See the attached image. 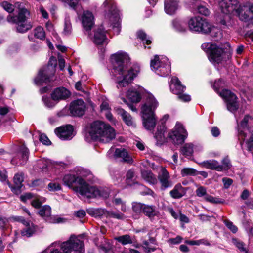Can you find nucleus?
<instances>
[{
  "label": "nucleus",
  "mask_w": 253,
  "mask_h": 253,
  "mask_svg": "<svg viewBox=\"0 0 253 253\" xmlns=\"http://www.w3.org/2000/svg\"><path fill=\"white\" fill-rule=\"evenodd\" d=\"M107 217H112L119 220H124L126 216L120 211L114 212L113 211H107L106 213Z\"/></svg>",
  "instance_id": "37998d69"
},
{
  "label": "nucleus",
  "mask_w": 253,
  "mask_h": 253,
  "mask_svg": "<svg viewBox=\"0 0 253 253\" xmlns=\"http://www.w3.org/2000/svg\"><path fill=\"white\" fill-rule=\"evenodd\" d=\"M101 7L104 11L105 19L110 23L114 34L119 35L121 27L119 11L114 1L113 0H106Z\"/></svg>",
  "instance_id": "39448f33"
},
{
  "label": "nucleus",
  "mask_w": 253,
  "mask_h": 253,
  "mask_svg": "<svg viewBox=\"0 0 253 253\" xmlns=\"http://www.w3.org/2000/svg\"><path fill=\"white\" fill-rule=\"evenodd\" d=\"M14 219L15 221L21 222L25 226V228L21 231L23 236L31 237L36 231V226L32 222L26 221L23 217L16 216Z\"/></svg>",
  "instance_id": "aec40b11"
},
{
  "label": "nucleus",
  "mask_w": 253,
  "mask_h": 253,
  "mask_svg": "<svg viewBox=\"0 0 253 253\" xmlns=\"http://www.w3.org/2000/svg\"><path fill=\"white\" fill-rule=\"evenodd\" d=\"M39 215L49 223H58L62 221L60 217L51 215V209L50 206L44 205L39 211Z\"/></svg>",
  "instance_id": "6ab92c4d"
},
{
  "label": "nucleus",
  "mask_w": 253,
  "mask_h": 253,
  "mask_svg": "<svg viewBox=\"0 0 253 253\" xmlns=\"http://www.w3.org/2000/svg\"><path fill=\"white\" fill-rule=\"evenodd\" d=\"M57 245L62 250L63 253H70L73 251L75 253H84L85 249L83 241L75 235H72L69 239L66 242L60 243L55 242L52 243L50 246Z\"/></svg>",
  "instance_id": "0eeeda50"
},
{
  "label": "nucleus",
  "mask_w": 253,
  "mask_h": 253,
  "mask_svg": "<svg viewBox=\"0 0 253 253\" xmlns=\"http://www.w3.org/2000/svg\"><path fill=\"white\" fill-rule=\"evenodd\" d=\"M8 219L6 218L1 217L0 215V228L2 230H5L8 226Z\"/></svg>",
  "instance_id": "0e129e2a"
},
{
  "label": "nucleus",
  "mask_w": 253,
  "mask_h": 253,
  "mask_svg": "<svg viewBox=\"0 0 253 253\" xmlns=\"http://www.w3.org/2000/svg\"><path fill=\"white\" fill-rule=\"evenodd\" d=\"M170 89L172 92L178 96L179 99L182 101L187 102L191 100L190 95L183 94L185 86H183L179 79L176 77H172L171 80Z\"/></svg>",
  "instance_id": "f8f14e48"
},
{
  "label": "nucleus",
  "mask_w": 253,
  "mask_h": 253,
  "mask_svg": "<svg viewBox=\"0 0 253 253\" xmlns=\"http://www.w3.org/2000/svg\"><path fill=\"white\" fill-rule=\"evenodd\" d=\"M29 155V149L23 143L18 147L16 155L11 160V163L17 165H24L28 160Z\"/></svg>",
  "instance_id": "2eb2a0df"
},
{
  "label": "nucleus",
  "mask_w": 253,
  "mask_h": 253,
  "mask_svg": "<svg viewBox=\"0 0 253 253\" xmlns=\"http://www.w3.org/2000/svg\"><path fill=\"white\" fill-rule=\"evenodd\" d=\"M196 170L190 168H184L181 171V174L182 176L196 175Z\"/></svg>",
  "instance_id": "603ef678"
},
{
  "label": "nucleus",
  "mask_w": 253,
  "mask_h": 253,
  "mask_svg": "<svg viewBox=\"0 0 253 253\" xmlns=\"http://www.w3.org/2000/svg\"><path fill=\"white\" fill-rule=\"evenodd\" d=\"M188 136V133L180 123H176L174 128L169 133V137L174 144L183 143Z\"/></svg>",
  "instance_id": "9b49d317"
},
{
  "label": "nucleus",
  "mask_w": 253,
  "mask_h": 253,
  "mask_svg": "<svg viewBox=\"0 0 253 253\" xmlns=\"http://www.w3.org/2000/svg\"><path fill=\"white\" fill-rule=\"evenodd\" d=\"M194 145L192 143H186L180 149L181 154L185 157L190 158L193 153Z\"/></svg>",
  "instance_id": "72a5a7b5"
},
{
  "label": "nucleus",
  "mask_w": 253,
  "mask_h": 253,
  "mask_svg": "<svg viewBox=\"0 0 253 253\" xmlns=\"http://www.w3.org/2000/svg\"><path fill=\"white\" fill-rule=\"evenodd\" d=\"M72 25L70 20L69 17H66L64 22V28L63 30V33L66 35L71 34L72 32Z\"/></svg>",
  "instance_id": "de8ad7c7"
},
{
  "label": "nucleus",
  "mask_w": 253,
  "mask_h": 253,
  "mask_svg": "<svg viewBox=\"0 0 253 253\" xmlns=\"http://www.w3.org/2000/svg\"><path fill=\"white\" fill-rule=\"evenodd\" d=\"M89 134L92 139L108 142L115 137V130L101 121H95L90 126Z\"/></svg>",
  "instance_id": "7ed1b4c3"
},
{
  "label": "nucleus",
  "mask_w": 253,
  "mask_h": 253,
  "mask_svg": "<svg viewBox=\"0 0 253 253\" xmlns=\"http://www.w3.org/2000/svg\"><path fill=\"white\" fill-rule=\"evenodd\" d=\"M130 61L131 59L128 54L122 51L112 54L110 56V62L112 63H127Z\"/></svg>",
  "instance_id": "393cba45"
},
{
  "label": "nucleus",
  "mask_w": 253,
  "mask_h": 253,
  "mask_svg": "<svg viewBox=\"0 0 253 253\" xmlns=\"http://www.w3.org/2000/svg\"><path fill=\"white\" fill-rule=\"evenodd\" d=\"M73 126L67 125L62 126L55 129L56 135L63 140H70L74 136Z\"/></svg>",
  "instance_id": "f3484780"
},
{
  "label": "nucleus",
  "mask_w": 253,
  "mask_h": 253,
  "mask_svg": "<svg viewBox=\"0 0 253 253\" xmlns=\"http://www.w3.org/2000/svg\"><path fill=\"white\" fill-rule=\"evenodd\" d=\"M100 249L101 251L105 253H114L112 246L109 243L100 246Z\"/></svg>",
  "instance_id": "bf43d9fd"
},
{
  "label": "nucleus",
  "mask_w": 253,
  "mask_h": 253,
  "mask_svg": "<svg viewBox=\"0 0 253 253\" xmlns=\"http://www.w3.org/2000/svg\"><path fill=\"white\" fill-rule=\"evenodd\" d=\"M85 108L84 101L81 99H78L71 103L70 110L73 115L81 116L84 114Z\"/></svg>",
  "instance_id": "4be33fe9"
},
{
  "label": "nucleus",
  "mask_w": 253,
  "mask_h": 253,
  "mask_svg": "<svg viewBox=\"0 0 253 253\" xmlns=\"http://www.w3.org/2000/svg\"><path fill=\"white\" fill-rule=\"evenodd\" d=\"M24 181V176L23 173H18L16 174L13 178V181L15 187L17 189H20L22 186V182Z\"/></svg>",
  "instance_id": "ea45409f"
},
{
  "label": "nucleus",
  "mask_w": 253,
  "mask_h": 253,
  "mask_svg": "<svg viewBox=\"0 0 253 253\" xmlns=\"http://www.w3.org/2000/svg\"><path fill=\"white\" fill-rule=\"evenodd\" d=\"M219 95L226 101L227 108L229 111L234 112L237 110L239 107L237 97L233 93L224 89L219 93Z\"/></svg>",
  "instance_id": "4468645a"
},
{
  "label": "nucleus",
  "mask_w": 253,
  "mask_h": 253,
  "mask_svg": "<svg viewBox=\"0 0 253 253\" xmlns=\"http://www.w3.org/2000/svg\"><path fill=\"white\" fill-rule=\"evenodd\" d=\"M184 188L180 184H176L174 188L170 191V196L174 199H178L182 197L185 194Z\"/></svg>",
  "instance_id": "2f4dec72"
},
{
  "label": "nucleus",
  "mask_w": 253,
  "mask_h": 253,
  "mask_svg": "<svg viewBox=\"0 0 253 253\" xmlns=\"http://www.w3.org/2000/svg\"><path fill=\"white\" fill-rule=\"evenodd\" d=\"M204 199L206 201L211 203H221L222 202L219 199L214 198L209 195H206V196L204 197Z\"/></svg>",
  "instance_id": "e2e57ef3"
},
{
  "label": "nucleus",
  "mask_w": 253,
  "mask_h": 253,
  "mask_svg": "<svg viewBox=\"0 0 253 253\" xmlns=\"http://www.w3.org/2000/svg\"><path fill=\"white\" fill-rule=\"evenodd\" d=\"M168 61L169 59L165 55H156L151 59L150 63H166Z\"/></svg>",
  "instance_id": "a18cd8bd"
},
{
  "label": "nucleus",
  "mask_w": 253,
  "mask_h": 253,
  "mask_svg": "<svg viewBox=\"0 0 253 253\" xmlns=\"http://www.w3.org/2000/svg\"><path fill=\"white\" fill-rule=\"evenodd\" d=\"M247 149L252 152L253 151V133L250 139L246 142Z\"/></svg>",
  "instance_id": "338daca9"
},
{
  "label": "nucleus",
  "mask_w": 253,
  "mask_h": 253,
  "mask_svg": "<svg viewBox=\"0 0 253 253\" xmlns=\"http://www.w3.org/2000/svg\"><path fill=\"white\" fill-rule=\"evenodd\" d=\"M158 106V102L152 94H148L145 104L142 107L143 124L149 130H153L156 124L154 111Z\"/></svg>",
  "instance_id": "20e7f679"
},
{
  "label": "nucleus",
  "mask_w": 253,
  "mask_h": 253,
  "mask_svg": "<svg viewBox=\"0 0 253 253\" xmlns=\"http://www.w3.org/2000/svg\"><path fill=\"white\" fill-rule=\"evenodd\" d=\"M107 31L101 25L95 28L92 37L90 35L92 42L96 45H102L107 44L108 42V39L106 36Z\"/></svg>",
  "instance_id": "dca6fc26"
},
{
  "label": "nucleus",
  "mask_w": 253,
  "mask_h": 253,
  "mask_svg": "<svg viewBox=\"0 0 253 253\" xmlns=\"http://www.w3.org/2000/svg\"><path fill=\"white\" fill-rule=\"evenodd\" d=\"M222 165H220L221 167L222 171L229 169L231 167V163L229 158L226 157L224 158L222 161Z\"/></svg>",
  "instance_id": "4d7b16f0"
},
{
  "label": "nucleus",
  "mask_w": 253,
  "mask_h": 253,
  "mask_svg": "<svg viewBox=\"0 0 253 253\" xmlns=\"http://www.w3.org/2000/svg\"><path fill=\"white\" fill-rule=\"evenodd\" d=\"M114 157L116 159L121 158L122 161L128 164L133 163L131 155L126 149L123 148H116L114 153Z\"/></svg>",
  "instance_id": "a878e982"
},
{
  "label": "nucleus",
  "mask_w": 253,
  "mask_h": 253,
  "mask_svg": "<svg viewBox=\"0 0 253 253\" xmlns=\"http://www.w3.org/2000/svg\"><path fill=\"white\" fill-rule=\"evenodd\" d=\"M151 69L157 75L165 77L171 72L170 64H150Z\"/></svg>",
  "instance_id": "5701e85b"
},
{
  "label": "nucleus",
  "mask_w": 253,
  "mask_h": 253,
  "mask_svg": "<svg viewBox=\"0 0 253 253\" xmlns=\"http://www.w3.org/2000/svg\"><path fill=\"white\" fill-rule=\"evenodd\" d=\"M201 165L207 169L222 171L221 167L219 163L215 160H210L202 162Z\"/></svg>",
  "instance_id": "c756f323"
},
{
  "label": "nucleus",
  "mask_w": 253,
  "mask_h": 253,
  "mask_svg": "<svg viewBox=\"0 0 253 253\" xmlns=\"http://www.w3.org/2000/svg\"><path fill=\"white\" fill-rule=\"evenodd\" d=\"M14 7L18 8V14L15 16L9 15L7 18V21L17 25L16 29L18 32H26L32 27L30 23L26 21L30 13L26 8H23L19 2L15 3Z\"/></svg>",
  "instance_id": "423d86ee"
},
{
  "label": "nucleus",
  "mask_w": 253,
  "mask_h": 253,
  "mask_svg": "<svg viewBox=\"0 0 253 253\" xmlns=\"http://www.w3.org/2000/svg\"><path fill=\"white\" fill-rule=\"evenodd\" d=\"M192 8L198 13L206 16H208L210 13L209 10L205 5V3L199 0H193Z\"/></svg>",
  "instance_id": "c85d7f7f"
},
{
  "label": "nucleus",
  "mask_w": 253,
  "mask_h": 253,
  "mask_svg": "<svg viewBox=\"0 0 253 253\" xmlns=\"http://www.w3.org/2000/svg\"><path fill=\"white\" fill-rule=\"evenodd\" d=\"M158 179L163 188L166 189L172 185V182L170 180L169 173L165 168H161L158 174Z\"/></svg>",
  "instance_id": "b1692460"
},
{
  "label": "nucleus",
  "mask_w": 253,
  "mask_h": 253,
  "mask_svg": "<svg viewBox=\"0 0 253 253\" xmlns=\"http://www.w3.org/2000/svg\"><path fill=\"white\" fill-rule=\"evenodd\" d=\"M34 36L39 39L43 40L45 38V33L43 28L38 27L34 30Z\"/></svg>",
  "instance_id": "c03bdc74"
},
{
  "label": "nucleus",
  "mask_w": 253,
  "mask_h": 253,
  "mask_svg": "<svg viewBox=\"0 0 253 253\" xmlns=\"http://www.w3.org/2000/svg\"><path fill=\"white\" fill-rule=\"evenodd\" d=\"M71 95L70 92L64 87H58L55 89L51 94L53 100L59 101L68 98Z\"/></svg>",
  "instance_id": "bb28decb"
},
{
  "label": "nucleus",
  "mask_w": 253,
  "mask_h": 253,
  "mask_svg": "<svg viewBox=\"0 0 253 253\" xmlns=\"http://www.w3.org/2000/svg\"><path fill=\"white\" fill-rule=\"evenodd\" d=\"M48 189L50 191L55 192L61 189V185L57 182H52L48 184Z\"/></svg>",
  "instance_id": "6e6d98bb"
},
{
  "label": "nucleus",
  "mask_w": 253,
  "mask_h": 253,
  "mask_svg": "<svg viewBox=\"0 0 253 253\" xmlns=\"http://www.w3.org/2000/svg\"><path fill=\"white\" fill-rule=\"evenodd\" d=\"M143 212L146 216L150 218H152L157 215V211L154 206L145 205Z\"/></svg>",
  "instance_id": "e433bc0d"
},
{
  "label": "nucleus",
  "mask_w": 253,
  "mask_h": 253,
  "mask_svg": "<svg viewBox=\"0 0 253 253\" xmlns=\"http://www.w3.org/2000/svg\"><path fill=\"white\" fill-rule=\"evenodd\" d=\"M186 243L190 245H200L201 244H204L206 246H210L211 244L209 242L205 239H202L198 240H190L186 241Z\"/></svg>",
  "instance_id": "09e8293b"
},
{
  "label": "nucleus",
  "mask_w": 253,
  "mask_h": 253,
  "mask_svg": "<svg viewBox=\"0 0 253 253\" xmlns=\"http://www.w3.org/2000/svg\"><path fill=\"white\" fill-rule=\"evenodd\" d=\"M253 123V118L251 116L247 115L245 116L243 121L241 122L240 126L243 128H245L248 126L249 124H251Z\"/></svg>",
  "instance_id": "5fc2aeb1"
},
{
  "label": "nucleus",
  "mask_w": 253,
  "mask_h": 253,
  "mask_svg": "<svg viewBox=\"0 0 253 253\" xmlns=\"http://www.w3.org/2000/svg\"><path fill=\"white\" fill-rule=\"evenodd\" d=\"M202 49L209 55L210 59L213 62L226 61L229 54L222 47L212 42H205L201 45Z\"/></svg>",
  "instance_id": "6e6552de"
},
{
  "label": "nucleus",
  "mask_w": 253,
  "mask_h": 253,
  "mask_svg": "<svg viewBox=\"0 0 253 253\" xmlns=\"http://www.w3.org/2000/svg\"><path fill=\"white\" fill-rule=\"evenodd\" d=\"M39 140L43 144L49 145L51 144V142L48 138L44 134H42L40 135Z\"/></svg>",
  "instance_id": "69168bd1"
},
{
  "label": "nucleus",
  "mask_w": 253,
  "mask_h": 253,
  "mask_svg": "<svg viewBox=\"0 0 253 253\" xmlns=\"http://www.w3.org/2000/svg\"><path fill=\"white\" fill-rule=\"evenodd\" d=\"M115 239L123 245L132 243V239L129 235H124L117 237Z\"/></svg>",
  "instance_id": "a19ab883"
},
{
  "label": "nucleus",
  "mask_w": 253,
  "mask_h": 253,
  "mask_svg": "<svg viewBox=\"0 0 253 253\" xmlns=\"http://www.w3.org/2000/svg\"><path fill=\"white\" fill-rule=\"evenodd\" d=\"M219 4L221 12L228 15L236 12L239 4L237 0H222Z\"/></svg>",
  "instance_id": "a211bd4d"
},
{
  "label": "nucleus",
  "mask_w": 253,
  "mask_h": 253,
  "mask_svg": "<svg viewBox=\"0 0 253 253\" xmlns=\"http://www.w3.org/2000/svg\"><path fill=\"white\" fill-rule=\"evenodd\" d=\"M166 128L165 126H160L157 128V131L155 134V137L158 140H162L163 138L164 137V133L165 132Z\"/></svg>",
  "instance_id": "3c124183"
},
{
  "label": "nucleus",
  "mask_w": 253,
  "mask_h": 253,
  "mask_svg": "<svg viewBox=\"0 0 253 253\" xmlns=\"http://www.w3.org/2000/svg\"><path fill=\"white\" fill-rule=\"evenodd\" d=\"M179 7V2L176 0H165L164 9L165 12L169 15L175 13Z\"/></svg>",
  "instance_id": "cd10ccee"
},
{
  "label": "nucleus",
  "mask_w": 253,
  "mask_h": 253,
  "mask_svg": "<svg viewBox=\"0 0 253 253\" xmlns=\"http://www.w3.org/2000/svg\"><path fill=\"white\" fill-rule=\"evenodd\" d=\"M196 195L198 197H201L202 196H206V189L205 187L203 186L199 187L196 190Z\"/></svg>",
  "instance_id": "774afa93"
},
{
  "label": "nucleus",
  "mask_w": 253,
  "mask_h": 253,
  "mask_svg": "<svg viewBox=\"0 0 253 253\" xmlns=\"http://www.w3.org/2000/svg\"><path fill=\"white\" fill-rule=\"evenodd\" d=\"M235 13L241 20L248 21L253 19V4L249 2L239 4Z\"/></svg>",
  "instance_id": "ddd939ff"
},
{
  "label": "nucleus",
  "mask_w": 253,
  "mask_h": 253,
  "mask_svg": "<svg viewBox=\"0 0 253 253\" xmlns=\"http://www.w3.org/2000/svg\"><path fill=\"white\" fill-rule=\"evenodd\" d=\"M232 243L240 252L243 253H248V250L246 247V245L242 241L238 239L233 238L232 239Z\"/></svg>",
  "instance_id": "58836bf2"
},
{
  "label": "nucleus",
  "mask_w": 253,
  "mask_h": 253,
  "mask_svg": "<svg viewBox=\"0 0 253 253\" xmlns=\"http://www.w3.org/2000/svg\"><path fill=\"white\" fill-rule=\"evenodd\" d=\"M173 27L179 32H185L186 30L185 23L179 19H174L172 22Z\"/></svg>",
  "instance_id": "79ce46f5"
},
{
  "label": "nucleus",
  "mask_w": 253,
  "mask_h": 253,
  "mask_svg": "<svg viewBox=\"0 0 253 253\" xmlns=\"http://www.w3.org/2000/svg\"><path fill=\"white\" fill-rule=\"evenodd\" d=\"M139 72V68L129 67L127 64H113L112 73L116 77L118 88L127 86Z\"/></svg>",
  "instance_id": "f03ea898"
},
{
  "label": "nucleus",
  "mask_w": 253,
  "mask_h": 253,
  "mask_svg": "<svg viewBox=\"0 0 253 253\" xmlns=\"http://www.w3.org/2000/svg\"><path fill=\"white\" fill-rule=\"evenodd\" d=\"M1 6L3 9L9 13L14 11V6L7 1H3L1 3Z\"/></svg>",
  "instance_id": "680f3d73"
},
{
  "label": "nucleus",
  "mask_w": 253,
  "mask_h": 253,
  "mask_svg": "<svg viewBox=\"0 0 253 253\" xmlns=\"http://www.w3.org/2000/svg\"><path fill=\"white\" fill-rule=\"evenodd\" d=\"M224 223L226 227L233 233H236L238 231L237 227L235 226L231 221L228 220H225L224 221Z\"/></svg>",
  "instance_id": "13d9d810"
},
{
  "label": "nucleus",
  "mask_w": 253,
  "mask_h": 253,
  "mask_svg": "<svg viewBox=\"0 0 253 253\" xmlns=\"http://www.w3.org/2000/svg\"><path fill=\"white\" fill-rule=\"evenodd\" d=\"M209 33H211L212 37L217 38L218 39L221 38L222 37L220 29L217 27H211V25Z\"/></svg>",
  "instance_id": "8fccbe9b"
},
{
  "label": "nucleus",
  "mask_w": 253,
  "mask_h": 253,
  "mask_svg": "<svg viewBox=\"0 0 253 253\" xmlns=\"http://www.w3.org/2000/svg\"><path fill=\"white\" fill-rule=\"evenodd\" d=\"M188 24L189 30L193 32L207 34L211 28V24L205 19L199 16L191 18Z\"/></svg>",
  "instance_id": "9d476101"
},
{
  "label": "nucleus",
  "mask_w": 253,
  "mask_h": 253,
  "mask_svg": "<svg viewBox=\"0 0 253 253\" xmlns=\"http://www.w3.org/2000/svg\"><path fill=\"white\" fill-rule=\"evenodd\" d=\"M63 181L65 185L73 188L78 195L87 198L106 199L110 194L108 188L90 185L84 179L75 175L66 174L64 176Z\"/></svg>",
  "instance_id": "f257e3e1"
},
{
  "label": "nucleus",
  "mask_w": 253,
  "mask_h": 253,
  "mask_svg": "<svg viewBox=\"0 0 253 253\" xmlns=\"http://www.w3.org/2000/svg\"><path fill=\"white\" fill-rule=\"evenodd\" d=\"M57 64H47L41 68L34 79L36 85H41L43 83H48L53 81Z\"/></svg>",
  "instance_id": "1a4fd4ad"
},
{
  "label": "nucleus",
  "mask_w": 253,
  "mask_h": 253,
  "mask_svg": "<svg viewBox=\"0 0 253 253\" xmlns=\"http://www.w3.org/2000/svg\"><path fill=\"white\" fill-rule=\"evenodd\" d=\"M91 174L90 171L86 169H83L80 172V176H79V177H80L84 179L87 182V181L89 180V179L91 178Z\"/></svg>",
  "instance_id": "052dcab7"
},
{
  "label": "nucleus",
  "mask_w": 253,
  "mask_h": 253,
  "mask_svg": "<svg viewBox=\"0 0 253 253\" xmlns=\"http://www.w3.org/2000/svg\"><path fill=\"white\" fill-rule=\"evenodd\" d=\"M220 23L225 27H227L229 29H234L236 27L237 24V21L232 18L230 16L226 15L224 18L221 20Z\"/></svg>",
  "instance_id": "7c9ffc66"
},
{
  "label": "nucleus",
  "mask_w": 253,
  "mask_h": 253,
  "mask_svg": "<svg viewBox=\"0 0 253 253\" xmlns=\"http://www.w3.org/2000/svg\"><path fill=\"white\" fill-rule=\"evenodd\" d=\"M144 205L141 203L133 202L132 204V210L136 213H140L143 211Z\"/></svg>",
  "instance_id": "864d4df0"
},
{
  "label": "nucleus",
  "mask_w": 253,
  "mask_h": 253,
  "mask_svg": "<svg viewBox=\"0 0 253 253\" xmlns=\"http://www.w3.org/2000/svg\"><path fill=\"white\" fill-rule=\"evenodd\" d=\"M137 37L141 40L144 43L149 44L151 43V41L149 37H148L146 34L142 30H139L137 32Z\"/></svg>",
  "instance_id": "49530a36"
},
{
  "label": "nucleus",
  "mask_w": 253,
  "mask_h": 253,
  "mask_svg": "<svg viewBox=\"0 0 253 253\" xmlns=\"http://www.w3.org/2000/svg\"><path fill=\"white\" fill-rule=\"evenodd\" d=\"M141 175L142 178L150 184H155L157 183V179L150 171L143 170L141 171Z\"/></svg>",
  "instance_id": "473e14b6"
},
{
  "label": "nucleus",
  "mask_w": 253,
  "mask_h": 253,
  "mask_svg": "<svg viewBox=\"0 0 253 253\" xmlns=\"http://www.w3.org/2000/svg\"><path fill=\"white\" fill-rule=\"evenodd\" d=\"M94 16L92 12L88 10L84 11L81 17L82 24L84 29L88 33L94 24Z\"/></svg>",
  "instance_id": "412c9836"
},
{
  "label": "nucleus",
  "mask_w": 253,
  "mask_h": 253,
  "mask_svg": "<svg viewBox=\"0 0 253 253\" xmlns=\"http://www.w3.org/2000/svg\"><path fill=\"white\" fill-rule=\"evenodd\" d=\"M118 113L120 114L125 123L128 126H133V121L131 116L123 109H118Z\"/></svg>",
  "instance_id": "c9c22d12"
},
{
  "label": "nucleus",
  "mask_w": 253,
  "mask_h": 253,
  "mask_svg": "<svg viewBox=\"0 0 253 253\" xmlns=\"http://www.w3.org/2000/svg\"><path fill=\"white\" fill-rule=\"evenodd\" d=\"M127 96L133 102H138L141 100L140 93L133 89H129L127 93Z\"/></svg>",
  "instance_id": "4c0bfd02"
},
{
  "label": "nucleus",
  "mask_w": 253,
  "mask_h": 253,
  "mask_svg": "<svg viewBox=\"0 0 253 253\" xmlns=\"http://www.w3.org/2000/svg\"><path fill=\"white\" fill-rule=\"evenodd\" d=\"M87 213L91 216L95 217H100L103 215L106 216L107 211L104 209L89 208L86 210Z\"/></svg>",
  "instance_id": "f704fd0d"
}]
</instances>
